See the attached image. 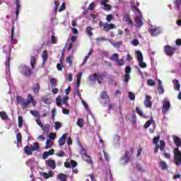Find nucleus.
<instances>
[{
	"mask_svg": "<svg viewBox=\"0 0 181 181\" xmlns=\"http://www.w3.org/2000/svg\"><path fill=\"white\" fill-rule=\"evenodd\" d=\"M136 113L139 114L141 118H148L146 115H144V112L139 107H136Z\"/></svg>",
	"mask_w": 181,
	"mask_h": 181,
	"instance_id": "nucleus-36",
	"label": "nucleus"
},
{
	"mask_svg": "<svg viewBox=\"0 0 181 181\" xmlns=\"http://www.w3.org/2000/svg\"><path fill=\"white\" fill-rule=\"evenodd\" d=\"M18 70L21 74L25 76V77H30L32 76V68L26 65H20Z\"/></svg>",
	"mask_w": 181,
	"mask_h": 181,
	"instance_id": "nucleus-3",
	"label": "nucleus"
},
{
	"mask_svg": "<svg viewBox=\"0 0 181 181\" xmlns=\"http://www.w3.org/2000/svg\"><path fill=\"white\" fill-rule=\"evenodd\" d=\"M71 59H73V57H68L66 58V62L69 64V67L73 66V60H71Z\"/></svg>",
	"mask_w": 181,
	"mask_h": 181,
	"instance_id": "nucleus-46",
	"label": "nucleus"
},
{
	"mask_svg": "<svg viewBox=\"0 0 181 181\" xmlns=\"http://www.w3.org/2000/svg\"><path fill=\"white\" fill-rule=\"evenodd\" d=\"M105 74L100 73V74H94L93 75H90L88 78L90 81H98L99 84H101L102 81L101 78L104 77Z\"/></svg>",
	"mask_w": 181,
	"mask_h": 181,
	"instance_id": "nucleus-7",
	"label": "nucleus"
},
{
	"mask_svg": "<svg viewBox=\"0 0 181 181\" xmlns=\"http://www.w3.org/2000/svg\"><path fill=\"white\" fill-rule=\"evenodd\" d=\"M51 86L56 87L57 86V80L54 78L50 79Z\"/></svg>",
	"mask_w": 181,
	"mask_h": 181,
	"instance_id": "nucleus-44",
	"label": "nucleus"
},
{
	"mask_svg": "<svg viewBox=\"0 0 181 181\" xmlns=\"http://www.w3.org/2000/svg\"><path fill=\"white\" fill-rule=\"evenodd\" d=\"M16 15L18 18L19 16V11H21V4H19V0H16Z\"/></svg>",
	"mask_w": 181,
	"mask_h": 181,
	"instance_id": "nucleus-29",
	"label": "nucleus"
},
{
	"mask_svg": "<svg viewBox=\"0 0 181 181\" xmlns=\"http://www.w3.org/2000/svg\"><path fill=\"white\" fill-rule=\"evenodd\" d=\"M159 139H160L159 136L155 137L153 139V144H154L155 145L158 144V142H159Z\"/></svg>",
	"mask_w": 181,
	"mask_h": 181,
	"instance_id": "nucleus-64",
	"label": "nucleus"
},
{
	"mask_svg": "<svg viewBox=\"0 0 181 181\" xmlns=\"http://www.w3.org/2000/svg\"><path fill=\"white\" fill-rule=\"evenodd\" d=\"M83 159L88 163H90V164L93 163V160L91 159V156L87 155L86 153L84 154Z\"/></svg>",
	"mask_w": 181,
	"mask_h": 181,
	"instance_id": "nucleus-31",
	"label": "nucleus"
},
{
	"mask_svg": "<svg viewBox=\"0 0 181 181\" xmlns=\"http://www.w3.org/2000/svg\"><path fill=\"white\" fill-rule=\"evenodd\" d=\"M132 122H133L134 124H135V122H136V115H135V110H133L132 112L130 115V118Z\"/></svg>",
	"mask_w": 181,
	"mask_h": 181,
	"instance_id": "nucleus-34",
	"label": "nucleus"
},
{
	"mask_svg": "<svg viewBox=\"0 0 181 181\" xmlns=\"http://www.w3.org/2000/svg\"><path fill=\"white\" fill-rule=\"evenodd\" d=\"M17 144H22V134L21 133H17L16 134Z\"/></svg>",
	"mask_w": 181,
	"mask_h": 181,
	"instance_id": "nucleus-43",
	"label": "nucleus"
},
{
	"mask_svg": "<svg viewBox=\"0 0 181 181\" xmlns=\"http://www.w3.org/2000/svg\"><path fill=\"white\" fill-rule=\"evenodd\" d=\"M113 19H114V16L112 14H109L106 17V20H107V22H110Z\"/></svg>",
	"mask_w": 181,
	"mask_h": 181,
	"instance_id": "nucleus-54",
	"label": "nucleus"
},
{
	"mask_svg": "<svg viewBox=\"0 0 181 181\" xmlns=\"http://www.w3.org/2000/svg\"><path fill=\"white\" fill-rule=\"evenodd\" d=\"M40 149V146H39V143L35 142L33 143V146H25L24 147V153L25 155H28V156H30L33 155L32 152H35V151H39Z\"/></svg>",
	"mask_w": 181,
	"mask_h": 181,
	"instance_id": "nucleus-1",
	"label": "nucleus"
},
{
	"mask_svg": "<svg viewBox=\"0 0 181 181\" xmlns=\"http://www.w3.org/2000/svg\"><path fill=\"white\" fill-rule=\"evenodd\" d=\"M68 100V96H65L62 100V104H64L66 107H69V103H67Z\"/></svg>",
	"mask_w": 181,
	"mask_h": 181,
	"instance_id": "nucleus-50",
	"label": "nucleus"
},
{
	"mask_svg": "<svg viewBox=\"0 0 181 181\" xmlns=\"http://www.w3.org/2000/svg\"><path fill=\"white\" fill-rule=\"evenodd\" d=\"M61 128H62V122H56L54 124V129H56V131H58V129Z\"/></svg>",
	"mask_w": 181,
	"mask_h": 181,
	"instance_id": "nucleus-47",
	"label": "nucleus"
},
{
	"mask_svg": "<svg viewBox=\"0 0 181 181\" xmlns=\"http://www.w3.org/2000/svg\"><path fill=\"white\" fill-rule=\"evenodd\" d=\"M175 153V162L177 166L181 165V152L179 150V148H176L174 151Z\"/></svg>",
	"mask_w": 181,
	"mask_h": 181,
	"instance_id": "nucleus-8",
	"label": "nucleus"
},
{
	"mask_svg": "<svg viewBox=\"0 0 181 181\" xmlns=\"http://www.w3.org/2000/svg\"><path fill=\"white\" fill-rule=\"evenodd\" d=\"M174 88L176 90V91L180 90V83H179V81L174 79L173 81Z\"/></svg>",
	"mask_w": 181,
	"mask_h": 181,
	"instance_id": "nucleus-24",
	"label": "nucleus"
},
{
	"mask_svg": "<svg viewBox=\"0 0 181 181\" xmlns=\"http://www.w3.org/2000/svg\"><path fill=\"white\" fill-rule=\"evenodd\" d=\"M30 64L33 70L36 69V57L35 56L30 57Z\"/></svg>",
	"mask_w": 181,
	"mask_h": 181,
	"instance_id": "nucleus-21",
	"label": "nucleus"
},
{
	"mask_svg": "<svg viewBox=\"0 0 181 181\" xmlns=\"http://www.w3.org/2000/svg\"><path fill=\"white\" fill-rule=\"evenodd\" d=\"M42 58L43 60V63H42V67H43V66H45V64H46V62H47V51L45 50L42 52Z\"/></svg>",
	"mask_w": 181,
	"mask_h": 181,
	"instance_id": "nucleus-23",
	"label": "nucleus"
},
{
	"mask_svg": "<svg viewBox=\"0 0 181 181\" xmlns=\"http://www.w3.org/2000/svg\"><path fill=\"white\" fill-rule=\"evenodd\" d=\"M33 90L34 94L37 95L39 94V91L40 90V84L39 83H35L33 88Z\"/></svg>",
	"mask_w": 181,
	"mask_h": 181,
	"instance_id": "nucleus-18",
	"label": "nucleus"
},
{
	"mask_svg": "<svg viewBox=\"0 0 181 181\" xmlns=\"http://www.w3.org/2000/svg\"><path fill=\"white\" fill-rule=\"evenodd\" d=\"M114 28H115V25L105 23L103 26V30L108 32V30H111V29H114Z\"/></svg>",
	"mask_w": 181,
	"mask_h": 181,
	"instance_id": "nucleus-19",
	"label": "nucleus"
},
{
	"mask_svg": "<svg viewBox=\"0 0 181 181\" xmlns=\"http://www.w3.org/2000/svg\"><path fill=\"white\" fill-rule=\"evenodd\" d=\"M66 138H67V134H64L58 140L59 146H63L66 144Z\"/></svg>",
	"mask_w": 181,
	"mask_h": 181,
	"instance_id": "nucleus-16",
	"label": "nucleus"
},
{
	"mask_svg": "<svg viewBox=\"0 0 181 181\" xmlns=\"http://www.w3.org/2000/svg\"><path fill=\"white\" fill-rule=\"evenodd\" d=\"M91 53H93V50H90L88 53V55H86L85 57V59H83V62L82 64V66H84V64H86V63H87V60H88V59H90V55L91 54Z\"/></svg>",
	"mask_w": 181,
	"mask_h": 181,
	"instance_id": "nucleus-41",
	"label": "nucleus"
},
{
	"mask_svg": "<svg viewBox=\"0 0 181 181\" xmlns=\"http://www.w3.org/2000/svg\"><path fill=\"white\" fill-rule=\"evenodd\" d=\"M33 100H35V98H33V96H32L30 94L28 95V103H30V104H32V101H33Z\"/></svg>",
	"mask_w": 181,
	"mask_h": 181,
	"instance_id": "nucleus-61",
	"label": "nucleus"
},
{
	"mask_svg": "<svg viewBox=\"0 0 181 181\" xmlns=\"http://www.w3.org/2000/svg\"><path fill=\"white\" fill-rule=\"evenodd\" d=\"M152 100V97L151 95H146V99L144 100V105L146 107V108H151L152 107V102L151 101Z\"/></svg>",
	"mask_w": 181,
	"mask_h": 181,
	"instance_id": "nucleus-13",
	"label": "nucleus"
},
{
	"mask_svg": "<svg viewBox=\"0 0 181 181\" xmlns=\"http://www.w3.org/2000/svg\"><path fill=\"white\" fill-rule=\"evenodd\" d=\"M119 59V55L118 54H113L112 57H110V60L112 62H118V59Z\"/></svg>",
	"mask_w": 181,
	"mask_h": 181,
	"instance_id": "nucleus-38",
	"label": "nucleus"
},
{
	"mask_svg": "<svg viewBox=\"0 0 181 181\" xmlns=\"http://www.w3.org/2000/svg\"><path fill=\"white\" fill-rule=\"evenodd\" d=\"M53 146V141L51 139H47L45 142V149H49Z\"/></svg>",
	"mask_w": 181,
	"mask_h": 181,
	"instance_id": "nucleus-28",
	"label": "nucleus"
},
{
	"mask_svg": "<svg viewBox=\"0 0 181 181\" xmlns=\"http://www.w3.org/2000/svg\"><path fill=\"white\" fill-rule=\"evenodd\" d=\"M56 103H57V107H62V98H60V96H58L56 98Z\"/></svg>",
	"mask_w": 181,
	"mask_h": 181,
	"instance_id": "nucleus-48",
	"label": "nucleus"
},
{
	"mask_svg": "<svg viewBox=\"0 0 181 181\" xmlns=\"http://www.w3.org/2000/svg\"><path fill=\"white\" fill-rule=\"evenodd\" d=\"M43 102L45 104H52V99L47 98L43 100Z\"/></svg>",
	"mask_w": 181,
	"mask_h": 181,
	"instance_id": "nucleus-63",
	"label": "nucleus"
},
{
	"mask_svg": "<svg viewBox=\"0 0 181 181\" xmlns=\"http://www.w3.org/2000/svg\"><path fill=\"white\" fill-rule=\"evenodd\" d=\"M5 65L7 66L9 69V67H11V55H9V57H8L7 58V61L5 63Z\"/></svg>",
	"mask_w": 181,
	"mask_h": 181,
	"instance_id": "nucleus-55",
	"label": "nucleus"
},
{
	"mask_svg": "<svg viewBox=\"0 0 181 181\" xmlns=\"http://www.w3.org/2000/svg\"><path fill=\"white\" fill-rule=\"evenodd\" d=\"M100 103L103 107H107V104L110 103V96L107 94V92L103 91L100 93Z\"/></svg>",
	"mask_w": 181,
	"mask_h": 181,
	"instance_id": "nucleus-5",
	"label": "nucleus"
},
{
	"mask_svg": "<svg viewBox=\"0 0 181 181\" xmlns=\"http://www.w3.org/2000/svg\"><path fill=\"white\" fill-rule=\"evenodd\" d=\"M169 110H170V102L168 101L167 99H165L163 102L162 113L168 114Z\"/></svg>",
	"mask_w": 181,
	"mask_h": 181,
	"instance_id": "nucleus-10",
	"label": "nucleus"
},
{
	"mask_svg": "<svg viewBox=\"0 0 181 181\" xmlns=\"http://www.w3.org/2000/svg\"><path fill=\"white\" fill-rule=\"evenodd\" d=\"M117 63L118 66H124L125 64V62H124V59H118V61L116 62Z\"/></svg>",
	"mask_w": 181,
	"mask_h": 181,
	"instance_id": "nucleus-59",
	"label": "nucleus"
},
{
	"mask_svg": "<svg viewBox=\"0 0 181 181\" xmlns=\"http://www.w3.org/2000/svg\"><path fill=\"white\" fill-rule=\"evenodd\" d=\"M123 21L124 22H127L128 23V25H130V26L134 25V22H132V20L131 19V16L128 13L124 14Z\"/></svg>",
	"mask_w": 181,
	"mask_h": 181,
	"instance_id": "nucleus-14",
	"label": "nucleus"
},
{
	"mask_svg": "<svg viewBox=\"0 0 181 181\" xmlns=\"http://www.w3.org/2000/svg\"><path fill=\"white\" fill-rule=\"evenodd\" d=\"M30 113L31 114V115H33V117H35L36 118H40V115L39 114V112H37V110H31Z\"/></svg>",
	"mask_w": 181,
	"mask_h": 181,
	"instance_id": "nucleus-40",
	"label": "nucleus"
},
{
	"mask_svg": "<svg viewBox=\"0 0 181 181\" xmlns=\"http://www.w3.org/2000/svg\"><path fill=\"white\" fill-rule=\"evenodd\" d=\"M47 165L51 169H56V161H54V160H48Z\"/></svg>",
	"mask_w": 181,
	"mask_h": 181,
	"instance_id": "nucleus-22",
	"label": "nucleus"
},
{
	"mask_svg": "<svg viewBox=\"0 0 181 181\" xmlns=\"http://www.w3.org/2000/svg\"><path fill=\"white\" fill-rule=\"evenodd\" d=\"M130 6L133 12H136V4L135 3V1H134V0H132L130 1Z\"/></svg>",
	"mask_w": 181,
	"mask_h": 181,
	"instance_id": "nucleus-32",
	"label": "nucleus"
},
{
	"mask_svg": "<svg viewBox=\"0 0 181 181\" xmlns=\"http://www.w3.org/2000/svg\"><path fill=\"white\" fill-rule=\"evenodd\" d=\"M0 117H1V119H4L6 121L9 119L8 115H6V112H0Z\"/></svg>",
	"mask_w": 181,
	"mask_h": 181,
	"instance_id": "nucleus-37",
	"label": "nucleus"
},
{
	"mask_svg": "<svg viewBox=\"0 0 181 181\" xmlns=\"http://www.w3.org/2000/svg\"><path fill=\"white\" fill-rule=\"evenodd\" d=\"M86 33L88 36H93V28L91 26L86 28Z\"/></svg>",
	"mask_w": 181,
	"mask_h": 181,
	"instance_id": "nucleus-42",
	"label": "nucleus"
},
{
	"mask_svg": "<svg viewBox=\"0 0 181 181\" xmlns=\"http://www.w3.org/2000/svg\"><path fill=\"white\" fill-rule=\"evenodd\" d=\"M139 42H144V38L142 37V36H141V35L139 34L137 35L136 46L139 45Z\"/></svg>",
	"mask_w": 181,
	"mask_h": 181,
	"instance_id": "nucleus-52",
	"label": "nucleus"
},
{
	"mask_svg": "<svg viewBox=\"0 0 181 181\" xmlns=\"http://www.w3.org/2000/svg\"><path fill=\"white\" fill-rule=\"evenodd\" d=\"M49 138L51 141H52V139H53V140L56 139V134L53 133V132L49 133Z\"/></svg>",
	"mask_w": 181,
	"mask_h": 181,
	"instance_id": "nucleus-57",
	"label": "nucleus"
},
{
	"mask_svg": "<svg viewBox=\"0 0 181 181\" xmlns=\"http://www.w3.org/2000/svg\"><path fill=\"white\" fill-rule=\"evenodd\" d=\"M144 16L142 12L139 8H136V30H140L141 28L144 26Z\"/></svg>",
	"mask_w": 181,
	"mask_h": 181,
	"instance_id": "nucleus-2",
	"label": "nucleus"
},
{
	"mask_svg": "<svg viewBox=\"0 0 181 181\" xmlns=\"http://www.w3.org/2000/svg\"><path fill=\"white\" fill-rule=\"evenodd\" d=\"M174 5H175V8L177 9V11H180L181 0H175Z\"/></svg>",
	"mask_w": 181,
	"mask_h": 181,
	"instance_id": "nucleus-27",
	"label": "nucleus"
},
{
	"mask_svg": "<svg viewBox=\"0 0 181 181\" xmlns=\"http://www.w3.org/2000/svg\"><path fill=\"white\" fill-rule=\"evenodd\" d=\"M173 139L176 145V146H181V139L177 136H173Z\"/></svg>",
	"mask_w": 181,
	"mask_h": 181,
	"instance_id": "nucleus-25",
	"label": "nucleus"
},
{
	"mask_svg": "<svg viewBox=\"0 0 181 181\" xmlns=\"http://www.w3.org/2000/svg\"><path fill=\"white\" fill-rule=\"evenodd\" d=\"M121 45H122V42H116L112 43V46H113L114 47H117V49H119V47H121Z\"/></svg>",
	"mask_w": 181,
	"mask_h": 181,
	"instance_id": "nucleus-49",
	"label": "nucleus"
},
{
	"mask_svg": "<svg viewBox=\"0 0 181 181\" xmlns=\"http://www.w3.org/2000/svg\"><path fill=\"white\" fill-rule=\"evenodd\" d=\"M16 101L18 104H21L22 110H26L28 107L30 105V102L23 99L21 96L16 97Z\"/></svg>",
	"mask_w": 181,
	"mask_h": 181,
	"instance_id": "nucleus-6",
	"label": "nucleus"
},
{
	"mask_svg": "<svg viewBox=\"0 0 181 181\" xmlns=\"http://www.w3.org/2000/svg\"><path fill=\"white\" fill-rule=\"evenodd\" d=\"M51 43L52 45L57 43V38H56L54 35L51 37Z\"/></svg>",
	"mask_w": 181,
	"mask_h": 181,
	"instance_id": "nucleus-58",
	"label": "nucleus"
},
{
	"mask_svg": "<svg viewBox=\"0 0 181 181\" xmlns=\"http://www.w3.org/2000/svg\"><path fill=\"white\" fill-rule=\"evenodd\" d=\"M148 86H156V83L154 82L153 80L152 79H148V81H147Z\"/></svg>",
	"mask_w": 181,
	"mask_h": 181,
	"instance_id": "nucleus-60",
	"label": "nucleus"
},
{
	"mask_svg": "<svg viewBox=\"0 0 181 181\" xmlns=\"http://www.w3.org/2000/svg\"><path fill=\"white\" fill-rule=\"evenodd\" d=\"M125 75H124V82L128 83L129 81L130 76L129 74L131 73V66H127L125 69Z\"/></svg>",
	"mask_w": 181,
	"mask_h": 181,
	"instance_id": "nucleus-15",
	"label": "nucleus"
},
{
	"mask_svg": "<svg viewBox=\"0 0 181 181\" xmlns=\"http://www.w3.org/2000/svg\"><path fill=\"white\" fill-rule=\"evenodd\" d=\"M42 131H43V134H49L50 132V124H47L45 125H42L41 127Z\"/></svg>",
	"mask_w": 181,
	"mask_h": 181,
	"instance_id": "nucleus-20",
	"label": "nucleus"
},
{
	"mask_svg": "<svg viewBox=\"0 0 181 181\" xmlns=\"http://www.w3.org/2000/svg\"><path fill=\"white\" fill-rule=\"evenodd\" d=\"M57 156H59V158H63V156H66V153L63 151H60L57 153Z\"/></svg>",
	"mask_w": 181,
	"mask_h": 181,
	"instance_id": "nucleus-53",
	"label": "nucleus"
},
{
	"mask_svg": "<svg viewBox=\"0 0 181 181\" xmlns=\"http://www.w3.org/2000/svg\"><path fill=\"white\" fill-rule=\"evenodd\" d=\"M22 127H23V117L18 116V127L21 128Z\"/></svg>",
	"mask_w": 181,
	"mask_h": 181,
	"instance_id": "nucleus-45",
	"label": "nucleus"
},
{
	"mask_svg": "<svg viewBox=\"0 0 181 181\" xmlns=\"http://www.w3.org/2000/svg\"><path fill=\"white\" fill-rule=\"evenodd\" d=\"M176 50H177L176 47H170L169 45H165L164 47V52L167 56H173V53Z\"/></svg>",
	"mask_w": 181,
	"mask_h": 181,
	"instance_id": "nucleus-9",
	"label": "nucleus"
},
{
	"mask_svg": "<svg viewBox=\"0 0 181 181\" xmlns=\"http://www.w3.org/2000/svg\"><path fill=\"white\" fill-rule=\"evenodd\" d=\"M42 177H44V179H49V177H53V173L50 171L49 172V173H42Z\"/></svg>",
	"mask_w": 181,
	"mask_h": 181,
	"instance_id": "nucleus-30",
	"label": "nucleus"
},
{
	"mask_svg": "<svg viewBox=\"0 0 181 181\" xmlns=\"http://www.w3.org/2000/svg\"><path fill=\"white\" fill-rule=\"evenodd\" d=\"M160 151H163V149H165V142L163 141H160Z\"/></svg>",
	"mask_w": 181,
	"mask_h": 181,
	"instance_id": "nucleus-56",
	"label": "nucleus"
},
{
	"mask_svg": "<svg viewBox=\"0 0 181 181\" xmlns=\"http://www.w3.org/2000/svg\"><path fill=\"white\" fill-rule=\"evenodd\" d=\"M13 36H15V26H13L11 29V35L10 42L11 43H12V45H16L17 41L16 39L13 38Z\"/></svg>",
	"mask_w": 181,
	"mask_h": 181,
	"instance_id": "nucleus-17",
	"label": "nucleus"
},
{
	"mask_svg": "<svg viewBox=\"0 0 181 181\" xmlns=\"http://www.w3.org/2000/svg\"><path fill=\"white\" fill-rule=\"evenodd\" d=\"M102 9H103L104 11H111V5L108 4H102Z\"/></svg>",
	"mask_w": 181,
	"mask_h": 181,
	"instance_id": "nucleus-35",
	"label": "nucleus"
},
{
	"mask_svg": "<svg viewBox=\"0 0 181 181\" xmlns=\"http://www.w3.org/2000/svg\"><path fill=\"white\" fill-rule=\"evenodd\" d=\"M58 179L61 181H66L67 176L63 173H59L57 176Z\"/></svg>",
	"mask_w": 181,
	"mask_h": 181,
	"instance_id": "nucleus-33",
	"label": "nucleus"
},
{
	"mask_svg": "<svg viewBox=\"0 0 181 181\" xmlns=\"http://www.w3.org/2000/svg\"><path fill=\"white\" fill-rule=\"evenodd\" d=\"M129 100H135V95L132 92H129Z\"/></svg>",
	"mask_w": 181,
	"mask_h": 181,
	"instance_id": "nucleus-62",
	"label": "nucleus"
},
{
	"mask_svg": "<svg viewBox=\"0 0 181 181\" xmlns=\"http://www.w3.org/2000/svg\"><path fill=\"white\" fill-rule=\"evenodd\" d=\"M157 90L158 91V94H163L165 93V88L163 86H158Z\"/></svg>",
	"mask_w": 181,
	"mask_h": 181,
	"instance_id": "nucleus-51",
	"label": "nucleus"
},
{
	"mask_svg": "<svg viewBox=\"0 0 181 181\" xmlns=\"http://www.w3.org/2000/svg\"><path fill=\"white\" fill-rule=\"evenodd\" d=\"M122 165H127L131 160L129 157V151H126L123 157L121 158Z\"/></svg>",
	"mask_w": 181,
	"mask_h": 181,
	"instance_id": "nucleus-12",
	"label": "nucleus"
},
{
	"mask_svg": "<svg viewBox=\"0 0 181 181\" xmlns=\"http://www.w3.org/2000/svg\"><path fill=\"white\" fill-rule=\"evenodd\" d=\"M159 166L160 168H161V169L163 170H166V169H168V164H166V163L163 160H160L159 163Z\"/></svg>",
	"mask_w": 181,
	"mask_h": 181,
	"instance_id": "nucleus-26",
	"label": "nucleus"
},
{
	"mask_svg": "<svg viewBox=\"0 0 181 181\" xmlns=\"http://www.w3.org/2000/svg\"><path fill=\"white\" fill-rule=\"evenodd\" d=\"M78 127L80 128H83L84 126V120L81 118L78 119L77 122H76Z\"/></svg>",
	"mask_w": 181,
	"mask_h": 181,
	"instance_id": "nucleus-39",
	"label": "nucleus"
},
{
	"mask_svg": "<svg viewBox=\"0 0 181 181\" xmlns=\"http://www.w3.org/2000/svg\"><path fill=\"white\" fill-rule=\"evenodd\" d=\"M136 59L139 67L141 69H146V63L144 62V55L141 51H136Z\"/></svg>",
	"mask_w": 181,
	"mask_h": 181,
	"instance_id": "nucleus-4",
	"label": "nucleus"
},
{
	"mask_svg": "<svg viewBox=\"0 0 181 181\" xmlns=\"http://www.w3.org/2000/svg\"><path fill=\"white\" fill-rule=\"evenodd\" d=\"M162 30H160V28H155L153 26H151L149 28V33L151 36H158V35H160L161 33Z\"/></svg>",
	"mask_w": 181,
	"mask_h": 181,
	"instance_id": "nucleus-11",
	"label": "nucleus"
}]
</instances>
